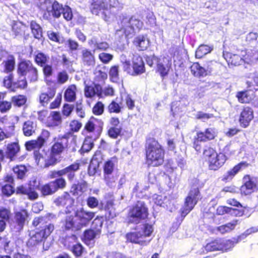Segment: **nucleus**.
Here are the masks:
<instances>
[{
    "label": "nucleus",
    "instance_id": "obj_1",
    "mask_svg": "<svg viewBox=\"0 0 258 258\" xmlns=\"http://www.w3.org/2000/svg\"><path fill=\"white\" fill-rule=\"evenodd\" d=\"M145 163L148 167H159L165 162V150L155 138H146L144 145Z\"/></svg>",
    "mask_w": 258,
    "mask_h": 258
},
{
    "label": "nucleus",
    "instance_id": "obj_2",
    "mask_svg": "<svg viewBox=\"0 0 258 258\" xmlns=\"http://www.w3.org/2000/svg\"><path fill=\"white\" fill-rule=\"evenodd\" d=\"M32 225L35 228V231L30 235L27 242L29 246L43 244L54 230V224L48 222L46 216L35 217Z\"/></svg>",
    "mask_w": 258,
    "mask_h": 258
},
{
    "label": "nucleus",
    "instance_id": "obj_3",
    "mask_svg": "<svg viewBox=\"0 0 258 258\" xmlns=\"http://www.w3.org/2000/svg\"><path fill=\"white\" fill-rule=\"evenodd\" d=\"M69 140L67 135L60 134L53 138L52 144L49 148V157L44 161L45 168L53 166L59 162L56 157L60 156L69 149L70 147Z\"/></svg>",
    "mask_w": 258,
    "mask_h": 258
},
{
    "label": "nucleus",
    "instance_id": "obj_4",
    "mask_svg": "<svg viewBox=\"0 0 258 258\" xmlns=\"http://www.w3.org/2000/svg\"><path fill=\"white\" fill-rule=\"evenodd\" d=\"M203 158L207 163L208 168L210 171H217L220 169L227 161L228 157L221 152L210 146H205L203 150Z\"/></svg>",
    "mask_w": 258,
    "mask_h": 258
},
{
    "label": "nucleus",
    "instance_id": "obj_5",
    "mask_svg": "<svg viewBox=\"0 0 258 258\" xmlns=\"http://www.w3.org/2000/svg\"><path fill=\"white\" fill-rule=\"evenodd\" d=\"M200 187L199 180L197 179H194L188 195L184 199L183 206L180 210L182 220L194 209L198 203L201 197Z\"/></svg>",
    "mask_w": 258,
    "mask_h": 258
},
{
    "label": "nucleus",
    "instance_id": "obj_6",
    "mask_svg": "<svg viewBox=\"0 0 258 258\" xmlns=\"http://www.w3.org/2000/svg\"><path fill=\"white\" fill-rule=\"evenodd\" d=\"M149 215V209L145 202L137 201L128 211L126 216L127 223L138 224L147 219Z\"/></svg>",
    "mask_w": 258,
    "mask_h": 258
},
{
    "label": "nucleus",
    "instance_id": "obj_7",
    "mask_svg": "<svg viewBox=\"0 0 258 258\" xmlns=\"http://www.w3.org/2000/svg\"><path fill=\"white\" fill-rule=\"evenodd\" d=\"M153 226L148 223L143 225L141 231H136L127 233L125 237L126 241L132 243L138 244L141 246H147L151 241V239L147 237H150L153 232Z\"/></svg>",
    "mask_w": 258,
    "mask_h": 258
},
{
    "label": "nucleus",
    "instance_id": "obj_8",
    "mask_svg": "<svg viewBox=\"0 0 258 258\" xmlns=\"http://www.w3.org/2000/svg\"><path fill=\"white\" fill-rule=\"evenodd\" d=\"M50 137V132L47 130L43 129L36 139L28 141L25 144L26 150L29 151H34V158L38 164L40 160L43 159V155L39 152V150L46 144Z\"/></svg>",
    "mask_w": 258,
    "mask_h": 258
},
{
    "label": "nucleus",
    "instance_id": "obj_9",
    "mask_svg": "<svg viewBox=\"0 0 258 258\" xmlns=\"http://www.w3.org/2000/svg\"><path fill=\"white\" fill-rule=\"evenodd\" d=\"M114 6L111 4V0H92L89 10L92 14L101 16L107 21L113 14L112 9Z\"/></svg>",
    "mask_w": 258,
    "mask_h": 258
},
{
    "label": "nucleus",
    "instance_id": "obj_10",
    "mask_svg": "<svg viewBox=\"0 0 258 258\" xmlns=\"http://www.w3.org/2000/svg\"><path fill=\"white\" fill-rule=\"evenodd\" d=\"M218 132L215 127H208L204 131H198L192 140L193 148L198 153L202 150V143L214 140L218 137Z\"/></svg>",
    "mask_w": 258,
    "mask_h": 258
},
{
    "label": "nucleus",
    "instance_id": "obj_11",
    "mask_svg": "<svg viewBox=\"0 0 258 258\" xmlns=\"http://www.w3.org/2000/svg\"><path fill=\"white\" fill-rule=\"evenodd\" d=\"M17 72L19 77H27L30 82H35L38 80V69L30 60L22 59L19 61Z\"/></svg>",
    "mask_w": 258,
    "mask_h": 258
},
{
    "label": "nucleus",
    "instance_id": "obj_12",
    "mask_svg": "<svg viewBox=\"0 0 258 258\" xmlns=\"http://www.w3.org/2000/svg\"><path fill=\"white\" fill-rule=\"evenodd\" d=\"M122 66L123 71L133 77L141 75L146 72L144 61L140 55L134 56L132 63L129 60L124 61Z\"/></svg>",
    "mask_w": 258,
    "mask_h": 258
},
{
    "label": "nucleus",
    "instance_id": "obj_13",
    "mask_svg": "<svg viewBox=\"0 0 258 258\" xmlns=\"http://www.w3.org/2000/svg\"><path fill=\"white\" fill-rule=\"evenodd\" d=\"M223 56L229 67H236L247 63L249 55L245 49H237L234 52L223 51Z\"/></svg>",
    "mask_w": 258,
    "mask_h": 258
},
{
    "label": "nucleus",
    "instance_id": "obj_14",
    "mask_svg": "<svg viewBox=\"0 0 258 258\" xmlns=\"http://www.w3.org/2000/svg\"><path fill=\"white\" fill-rule=\"evenodd\" d=\"M80 163L76 161L63 169L50 171L47 175V178L48 179H56L63 178V176L67 175L68 180L72 181L76 178V172L80 169Z\"/></svg>",
    "mask_w": 258,
    "mask_h": 258
},
{
    "label": "nucleus",
    "instance_id": "obj_15",
    "mask_svg": "<svg viewBox=\"0 0 258 258\" xmlns=\"http://www.w3.org/2000/svg\"><path fill=\"white\" fill-rule=\"evenodd\" d=\"M234 241L223 238H216L207 242L204 248L207 252L226 251L234 246Z\"/></svg>",
    "mask_w": 258,
    "mask_h": 258
},
{
    "label": "nucleus",
    "instance_id": "obj_16",
    "mask_svg": "<svg viewBox=\"0 0 258 258\" xmlns=\"http://www.w3.org/2000/svg\"><path fill=\"white\" fill-rule=\"evenodd\" d=\"M121 30L126 37L134 34L136 32L140 31L143 26V22L136 16H132L130 18H124L122 21Z\"/></svg>",
    "mask_w": 258,
    "mask_h": 258
},
{
    "label": "nucleus",
    "instance_id": "obj_17",
    "mask_svg": "<svg viewBox=\"0 0 258 258\" xmlns=\"http://www.w3.org/2000/svg\"><path fill=\"white\" fill-rule=\"evenodd\" d=\"M39 189V185L36 179L29 181L25 184H21L17 186L16 194L26 196L30 200H35L39 197L37 190Z\"/></svg>",
    "mask_w": 258,
    "mask_h": 258
},
{
    "label": "nucleus",
    "instance_id": "obj_18",
    "mask_svg": "<svg viewBox=\"0 0 258 258\" xmlns=\"http://www.w3.org/2000/svg\"><path fill=\"white\" fill-rule=\"evenodd\" d=\"M67 182L64 178H57L53 180L39 186V190L42 196L52 195L59 189H62L66 187Z\"/></svg>",
    "mask_w": 258,
    "mask_h": 258
},
{
    "label": "nucleus",
    "instance_id": "obj_19",
    "mask_svg": "<svg viewBox=\"0 0 258 258\" xmlns=\"http://www.w3.org/2000/svg\"><path fill=\"white\" fill-rule=\"evenodd\" d=\"M242 184L240 187L242 196H247L258 191V177L245 174L242 178Z\"/></svg>",
    "mask_w": 258,
    "mask_h": 258
},
{
    "label": "nucleus",
    "instance_id": "obj_20",
    "mask_svg": "<svg viewBox=\"0 0 258 258\" xmlns=\"http://www.w3.org/2000/svg\"><path fill=\"white\" fill-rule=\"evenodd\" d=\"M103 122L93 116L91 117L85 123L82 131L83 134L94 136V140L99 138L103 130Z\"/></svg>",
    "mask_w": 258,
    "mask_h": 258
},
{
    "label": "nucleus",
    "instance_id": "obj_21",
    "mask_svg": "<svg viewBox=\"0 0 258 258\" xmlns=\"http://www.w3.org/2000/svg\"><path fill=\"white\" fill-rule=\"evenodd\" d=\"M118 162L116 156H113L107 159L103 165V179L107 185H110L114 182L113 176L112 175L115 165Z\"/></svg>",
    "mask_w": 258,
    "mask_h": 258
},
{
    "label": "nucleus",
    "instance_id": "obj_22",
    "mask_svg": "<svg viewBox=\"0 0 258 258\" xmlns=\"http://www.w3.org/2000/svg\"><path fill=\"white\" fill-rule=\"evenodd\" d=\"M75 217L78 221L77 229H81L87 226L91 221L94 218L95 213L85 210L81 208L77 210L75 212Z\"/></svg>",
    "mask_w": 258,
    "mask_h": 258
},
{
    "label": "nucleus",
    "instance_id": "obj_23",
    "mask_svg": "<svg viewBox=\"0 0 258 258\" xmlns=\"http://www.w3.org/2000/svg\"><path fill=\"white\" fill-rule=\"evenodd\" d=\"M101 233L100 229L90 228L86 229L83 233L81 240L87 245L93 247L95 243V239L100 236Z\"/></svg>",
    "mask_w": 258,
    "mask_h": 258
},
{
    "label": "nucleus",
    "instance_id": "obj_24",
    "mask_svg": "<svg viewBox=\"0 0 258 258\" xmlns=\"http://www.w3.org/2000/svg\"><path fill=\"white\" fill-rule=\"evenodd\" d=\"M250 165V164L246 161H241L230 169L223 175L222 181L227 182L231 181L235 175L241 170L244 169Z\"/></svg>",
    "mask_w": 258,
    "mask_h": 258
},
{
    "label": "nucleus",
    "instance_id": "obj_25",
    "mask_svg": "<svg viewBox=\"0 0 258 258\" xmlns=\"http://www.w3.org/2000/svg\"><path fill=\"white\" fill-rule=\"evenodd\" d=\"M253 117V111L251 107L248 106H243L238 119L240 126L243 128L247 127Z\"/></svg>",
    "mask_w": 258,
    "mask_h": 258
},
{
    "label": "nucleus",
    "instance_id": "obj_26",
    "mask_svg": "<svg viewBox=\"0 0 258 258\" xmlns=\"http://www.w3.org/2000/svg\"><path fill=\"white\" fill-rule=\"evenodd\" d=\"M20 146L18 140L9 143L6 145V152H4V159L6 158L10 161H14L20 152Z\"/></svg>",
    "mask_w": 258,
    "mask_h": 258
},
{
    "label": "nucleus",
    "instance_id": "obj_27",
    "mask_svg": "<svg viewBox=\"0 0 258 258\" xmlns=\"http://www.w3.org/2000/svg\"><path fill=\"white\" fill-rule=\"evenodd\" d=\"M212 61L208 62V63L210 64L208 65L207 70L202 67L199 62H194L190 67L192 75L195 77L201 78L206 77L208 74L207 71L211 72L213 70V68L212 67H209L212 64Z\"/></svg>",
    "mask_w": 258,
    "mask_h": 258
},
{
    "label": "nucleus",
    "instance_id": "obj_28",
    "mask_svg": "<svg viewBox=\"0 0 258 258\" xmlns=\"http://www.w3.org/2000/svg\"><path fill=\"white\" fill-rule=\"evenodd\" d=\"M56 92V87L50 86L47 87V92H41L39 96V103L43 106H46L50 100L55 96Z\"/></svg>",
    "mask_w": 258,
    "mask_h": 258
},
{
    "label": "nucleus",
    "instance_id": "obj_29",
    "mask_svg": "<svg viewBox=\"0 0 258 258\" xmlns=\"http://www.w3.org/2000/svg\"><path fill=\"white\" fill-rule=\"evenodd\" d=\"M84 94L86 98H93L96 95L102 98V88L99 84H94V86L87 85L85 86Z\"/></svg>",
    "mask_w": 258,
    "mask_h": 258
},
{
    "label": "nucleus",
    "instance_id": "obj_30",
    "mask_svg": "<svg viewBox=\"0 0 258 258\" xmlns=\"http://www.w3.org/2000/svg\"><path fill=\"white\" fill-rule=\"evenodd\" d=\"M102 160L101 152L98 150L96 151L93 155L88 167V173L90 175H93L96 172Z\"/></svg>",
    "mask_w": 258,
    "mask_h": 258
},
{
    "label": "nucleus",
    "instance_id": "obj_31",
    "mask_svg": "<svg viewBox=\"0 0 258 258\" xmlns=\"http://www.w3.org/2000/svg\"><path fill=\"white\" fill-rule=\"evenodd\" d=\"M54 203L58 207L68 208L74 204V200L68 192L65 191L61 196L56 198Z\"/></svg>",
    "mask_w": 258,
    "mask_h": 258
},
{
    "label": "nucleus",
    "instance_id": "obj_32",
    "mask_svg": "<svg viewBox=\"0 0 258 258\" xmlns=\"http://www.w3.org/2000/svg\"><path fill=\"white\" fill-rule=\"evenodd\" d=\"M62 123L60 113L57 111L49 112L46 126L48 127H55L60 125Z\"/></svg>",
    "mask_w": 258,
    "mask_h": 258
},
{
    "label": "nucleus",
    "instance_id": "obj_33",
    "mask_svg": "<svg viewBox=\"0 0 258 258\" xmlns=\"http://www.w3.org/2000/svg\"><path fill=\"white\" fill-rule=\"evenodd\" d=\"M133 45L139 51L146 50L149 45V40L146 35H139L133 40Z\"/></svg>",
    "mask_w": 258,
    "mask_h": 258
},
{
    "label": "nucleus",
    "instance_id": "obj_34",
    "mask_svg": "<svg viewBox=\"0 0 258 258\" xmlns=\"http://www.w3.org/2000/svg\"><path fill=\"white\" fill-rule=\"evenodd\" d=\"M28 216L29 214L25 209H21L15 212L14 215L15 226H17L20 229H22Z\"/></svg>",
    "mask_w": 258,
    "mask_h": 258
},
{
    "label": "nucleus",
    "instance_id": "obj_35",
    "mask_svg": "<svg viewBox=\"0 0 258 258\" xmlns=\"http://www.w3.org/2000/svg\"><path fill=\"white\" fill-rule=\"evenodd\" d=\"M37 128L36 121L27 120L23 124V134L25 137H30L35 133Z\"/></svg>",
    "mask_w": 258,
    "mask_h": 258
},
{
    "label": "nucleus",
    "instance_id": "obj_36",
    "mask_svg": "<svg viewBox=\"0 0 258 258\" xmlns=\"http://www.w3.org/2000/svg\"><path fill=\"white\" fill-rule=\"evenodd\" d=\"M12 34L15 37L25 35L26 26L20 21H13L11 24Z\"/></svg>",
    "mask_w": 258,
    "mask_h": 258
},
{
    "label": "nucleus",
    "instance_id": "obj_37",
    "mask_svg": "<svg viewBox=\"0 0 258 258\" xmlns=\"http://www.w3.org/2000/svg\"><path fill=\"white\" fill-rule=\"evenodd\" d=\"M75 215H67L62 221V228L65 230L78 231L80 229H77L78 227V223H76L75 220Z\"/></svg>",
    "mask_w": 258,
    "mask_h": 258
},
{
    "label": "nucleus",
    "instance_id": "obj_38",
    "mask_svg": "<svg viewBox=\"0 0 258 258\" xmlns=\"http://www.w3.org/2000/svg\"><path fill=\"white\" fill-rule=\"evenodd\" d=\"M172 62L170 59L168 60L166 64L162 62H158L156 64V73H158L162 79L167 77L171 69Z\"/></svg>",
    "mask_w": 258,
    "mask_h": 258
},
{
    "label": "nucleus",
    "instance_id": "obj_39",
    "mask_svg": "<svg viewBox=\"0 0 258 258\" xmlns=\"http://www.w3.org/2000/svg\"><path fill=\"white\" fill-rule=\"evenodd\" d=\"M82 126V123L76 119L72 120L69 124V131L65 133L63 135H67L68 139L71 137L73 139H76L77 136L74 135V133L78 132Z\"/></svg>",
    "mask_w": 258,
    "mask_h": 258
},
{
    "label": "nucleus",
    "instance_id": "obj_40",
    "mask_svg": "<svg viewBox=\"0 0 258 258\" xmlns=\"http://www.w3.org/2000/svg\"><path fill=\"white\" fill-rule=\"evenodd\" d=\"M2 64L4 68V72L6 73H10L14 70L16 64V58L14 55L9 54L7 56Z\"/></svg>",
    "mask_w": 258,
    "mask_h": 258
},
{
    "label": "nucleus",
    "instance_id": "obj_41",
    "mask_svg": "<svg viewBox=\"0 0 258 258\" xmlns=\"http://www.w3.org/2000/svg\"><path fill=\"white\" fill-rule=\"evenodd\" d=\"M15 123L14 122L9 123L8 126L4 130L0 128V143L4 140L10 138L14 135Z\"/></svg>",
    "mask_w": 258,
    "mask_h": 258
},
{
    "label": "nucleus",
    "instance_id": "obj_42",
    "mask_svg": "<svg viewBox=\"0 0 258 258\" xmlns=\"http://www.w3.org/2000/svg\"><path fill=\"white\" fill-rule=\"evenodd\" d=\"M77 87L74 84L69 85L64 93V99L66 101L73 102L76 99Z\"/></svg>",
    "mask_w": 258,
    "mask_h": 258
},
{
    "label": "nucleus",
    "instance_id": "obj_43",
    "mask_svg": "<svg viewBox=\"0 0 258 258\" xmlns=\"http://www.w3.org/2000/svg\"><path fill=\"white\" fill-rule=\"evenodd\" d=\"M82 60L88 66H94L95 63V56L91 50L85 49L82 52Z\"/></svg>",
    "mask_w": 258,
    "mask_h": 258
},
{
    "label": "nucleus",
    "instance_id": "obj_44",
    "mask_svg": "<svg viewBox=\"0 0 258 258\" xmlns=\"http://www.w3.org/2000/svg\"><path fill=\"white\" fill-rule=\"evenodd\" d=\"M29 24L31 33L34 37L38 40L41 39L43 37V33L40 25L35 20L30 21Z\"/></svg>",
    "mask_w": 258,
    "mask_h": 258
},
{
    "label": "nucleus",
    "instance_id": "obj_45",
    "mask_svg": "<svg viewBox=\"0 0 258 258\" xmlns=\"http://www.w3.org/2000/svg\"><path fill=\"white\" fill-rule=\"evenodd\" d=\"M27 98L26 95L23 94H17L11 98L12 105L16 107L20 108L25 105L27 102Z\"/></svg>",
    "mask_w": 258,
    "mask_h": 258
},
{
    "label": "nucleus",
    "instance_id": "obj_46",
    "mask_svg": "<svg viewBox=\"0 0 258 258\" xmlns=\"http://www.w3.org/2000/svg\"><path fill=\"white\" fill-rule=\"evenodd\" d=\"M213 49L212 45L201 44L197 48L196 51V57L199 59L202 58L206 54L210 53Z\"/></svg>",
    "mask_w": 258,
    "mask_h": 258
},
{
    "label": "nucleus",
    "instance_id": "obj_47",
    "mask_svg": "<svg viewBox=\"0 0 258 258\" xmlns=\"http://www.w3.org/2000/svg\"><path fill=\"white\" fill-rule=\"evenodd\" d=\"M238 222V220H234L231 222L217 227L216 229L220 233L223 234L234 230Z\"/></svg>",
    "mask_w": 258,
    "mask_h": 258
},
{
    "label": "nucleus",
    "instance_id": "obj_48",
    "mask_svg": "<svg viewBox=\"0 0 258 258\" xmlns=\"http://www.w3.org/2000/svg\"><path fill=\"white\" fill-rule=\"evenodd\" d=\"M114 202V200H108L106 202L104 207V210L108 214V218L111 219L114 218L116 216Z\"/></svg>",
    "mask_w": 258,
    "mask_h": 258
},
{
    "label": "nucleus",
    "instance_id": "obj_49",
    "mask_svg": "<svg viewBox=\"0 0 258 258\" xmlns=\"http://www.w3.org/2000/svg\"><path fill=\"white\" fill-rule=\"evenodd\" d=\"M34 60L38 66L42 67L48 62L49 56L42 52H38L34 55Z\"/></svg>",
    "mask_w": 258,
    "mask_h": 258
},
{
    "label": "nucleus",
    "instance_id": "obj_50",
    "mask_svg": "<svg viewBox=\"0 0 258 258\" xmlns=\"http://www.w3.org/2000/svg\"><path fill=\"white\" fill-rule=\"evenodd\" d=\"M14 173L16 175L17 178L19 179H23L28 170L24 165H18L14 166L12 168Z\"/></svg>",
    "mask_w": 258,
    "mask_h": 258
},
{
    "label": "nucleus",
    "instance_id": "obj_51",
    "mask_svg": "<svg viewBox=\"0 0 258 258\" xmlns=\"http://www.w3.org/2000/svg\"><path fill=\"white\" fill-rule=\"evenodd\" d=\"M122 109L121 104L114 100H112L107 107V111L110 114H118L121 112Z\"/></svg>",
    "mask_w": 258,
    "mask_h": 258
},
{
    "label": "nucleus",
    "instance_id": "obj_52",
    "mask_svg": "<svg viewBox=\"0 0 258 258\" xmlns=\"http://www.w3.org/2000/svg\"><path fill=\"white\" fill-rule=\"evenodd\" d=\"M119 66L114 65L111 66L109 70V77L111 82L117 83L119 80Z\"/></svg>",
    "mask_w": 258,
    "mask_h": 258
},
{
    "label": "nucleus",
    "instance_id": "obj_53",
    "mask_svg": "<svg viewBox=\"0 0 258 258\" xmlns=\"http://www.w3.org/2000/svg\"><path fill=\"white\" fill-rule=\"evenodd\" d=\"M63 7L57 1H54L51 6V12L54 18H58L63 12Z\"/></svg>",
    "mask_w": 258,
    "mask_h": 258
},
{
    "label": "nucleus",
    "instance_id": "obj_54",
    "mask_svg": "<svg viewBox=\"0 0 258 258\" xmlns=\"http://www.w3.org/2000/svg\"><path fill=\"white\" fill-rule=\"evenodd\" d=\"M236 97L239 102L243 104H248L251 101V98L247 90L239 91L236 93Z\"/></svg>",
    "mask_w": 258,
    "mask_h": 258
},
{
    "label": "nucleus",
    "instance_id": "obj_55",
    "mask_svg": "<svg viewBox=\"0 0 258 258\" xmlns=\"http://www.w3.org/2000/svg\"><path fill=\"white\" fill-rule=\"evenodd\" d=\"M1 192L3 196L8 198L16 193V189L12 184H5L2 186Z\"/></svg>",
    "mask_w": 258,
    "mask_h": 258
},
{
    "label": "nucleus",
    "instance_id": "obj_56",
    "mask_svg": "<svg viewBox=\"0 0 258 258\" xmlns=\"http://www.w3.org/2000/svg\"><path fill=\"white\" fill-rule=\"evenodd\" d=\"M94 145V144L92 137L86 136L83 143L82 150L85 152H88L92 150Z\"/></svg>",
    "mask_w": 258,
    "mask_h": 258
},
{
    "label": "nucleus",
    "instance_id": "obj_57",
    "mask_svg": "<svg viewBox=\"0 0 258 258\" xmlns=\"http://www.w3.org/2000/svg\"><path fill=\"white\" fill-rule=\"evenodd\" d=\"M122 130L121 126H111L107 131V135L110 138L115 139L121 135Z\"/></svg>",
    "mask_w": 258,
    "mask_h": 258
},
{
    "label": "nucleus",
    "instance_id": "obj_58",
    "mask_svg": "<svg viewBox=\"0 0 258 258\" xmlns=\"http://www.w3.org/2000/svg\"><path fill=\"white\" fill-rule=\"evenodd\" d=\"M12 214L9 209L2 208L0 209V218L6 222H9L12 219Z\"/></svg>",
    "mask_w": 258,
    "mask_h": 258
},
{
    "label": "nucleus",
    "instance_id": "obj_59",
    "mask_svg": "<svg viewBox=\"0 0 258 258\" xmlns=\"http://www.w3.org/2000/svg\"><path fill=\"white\" fill-rule=\"evenodd\" d=\"M104 111V105L101 101H97L92 108V112L95 115H102Z\"/></svg>",
    "mask_w": 258,
    "mask_h": 258
},
{
    "label": "nucleus",
    "instance_id": "obj_60",
    "mask_svg": "<svg viewBox=\"0 0 258 258\" xmlns=\"http://www.w3.org/2000/svg\"><path fill=\"white\" fill-rule=\"evenodd\" d=\"M84 249L83 245L78 242L72 246L71 251L76 257H79L82 256Z\"/></svg>",
    "mask_w": 258,
    "mask_h": 258
},
{
    "label": "nucleus",
    "instance_id": "obj_61",
    "mask_svg": "<svg viewBox=\"0 0 258 258\" xmlns=\"http://www.w3.org/2000/svg\"><path fill=\"white\" fill-rule=\"evenodd\" d=\"M27 82L25 77L22 79H18L13 82V87L21 90L25 89L27 87Z\"/></svg>",
    "mask_w": 258,
    "mask_h": 258
},
{
    "label": "nucleus",
    "instance_id": "obj_62",
    "mask_svg": "<svg viewBox=\"0 0 258 258\" xmlns=\"http://www.w3.org/2000/svg\"><path fill=\"white\" fill-rule=\"evenodd\" d=\"M12 108L11 101L4 100L0 102V112L1 113H6L9 112Z\"/></svg>",
    "mask_w": 258,
    "mask_h": 258
},
{
    "label": "nucleus",
    "instance_id": "obj_63",
    "mask_svg": "<svg viewBox=\"0 0 258 258\" xmlns=\"http://www.w3.org/2000/svg\"><path fill=\"white\" fill-rule=\"evenodd\" d=\"M69 76L66 71H62L58 73L57 76V82L58 84L62 85L66 83L69 80Z\"/></svg>",
    "mask_w": 258,
    "mask_h": 258
},
{
    "label": "nucleus",
    "instance_id": "obj_64",
    "mask_svg": "<svg viewBox=\"0 0 258 258\" xmlns=\"http://www.w3.org/2000/svg\"><path fill=\"white\" fill-rule=\"evenodd\" d=\"M98 58L103 63L107 64L112 60L113 55L106 52H101L99 54Z\"/></svg>",
    "mask_w": 258,
    "mask_h": 258
}]
</instances>
